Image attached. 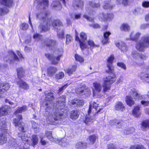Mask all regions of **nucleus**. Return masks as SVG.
<instances>
[{"mask_svg":"<svg viewBox=\"0 0 149 149\" xmlns=\"http://www.w3.org/2000/svg\"><path fill=\"white\" fill-rule=\"evenodd\" d=\"M53 27H55L58 26H63V24L62 22L59 19L54 20L52 22Z\"/></svg>","mask_w":149,"mask_h":149,"instance_id":"7c9ffc66","label":"nucleus"},{"mask_svg":"<svg viewBox=\"0 0 149 149\" xmlns=\"http://www.w3.org/2000/svg\"><path fill=\"white\" fill-rule=\"evenodd\" d=\"M117 65L124 70H126L127 68L125 64L122 62H118L117 63Z\"/></svg>","mask_w":149,"mask_h":149,"instance_id":"864d4df0","label":"nucleus"},{"mask_svg":"<svg viewBox=\"0 0 149 149\" xmlns=\"http://www.w3.org/2000/svg\"><path fill=\"white\" fill-rule=\"evenodd\" d=\"M81 40L84 41L87 40V36L86 34L84 32H81L79 34Z\"/></svg>","mask_w":149,"mask_h":149,"instance_id":"37998d69","label":"nucleus"},{"mask_svg":"<svg viewBox=\"0 0 149 149\" xmlns=\"http://www.w3.org/2000/svg\"><path fill=\"white\" fill-rule=\"evenodd\" d=\"M115 57L113 55H111L107 60V64H113Z\"/></svg>","mask_w":149,"mask_h":149,"instance_id":"49530a36","label":"nucleus"},{"mask_svg":"<svg viewBox=\"0 0 149 149\" xmlns=\"http://www.w3.org/2000/svg\"><path fill=\"white\" fill-rule=\"evenodd\" d=\"M10 87L8 83H1L0 84V93H3L8 90Z\"/></svg>","mask_w":149,"mask_h":149,"instance_id":"aec40b11","label":"nucleus"},{"mask_svg":"<svg viewBox=\"0 0 149 149\" xmlns=\"http://www.w3.org/2000/svg\"><path fill=\"white\" fill-rule=\"evenodd\" d=\"M45 100L47 101L51 102L54 100L55 98L54 93L49 92L45 95Z\"/></svg>","mask_w":149,"mask_h":149,"instance_id":"5701e85b","label":"nucleus"},{"mask_svg":"<svg viewBox=\"0 0 149 149\" xmlns=\"http://www.w3.org/2000/svg\"><path fill=\"white\" fill-rule=\"evenodd\" d=\"M108 69L105 72L108 74H112L113 76H108L103 78V91L105 93L109 91L111 88V85L114 83L116 80V77L114 72V67L113 64H107Z\"/></svg>","mask_w":149,"mask_h":149,"instance_id":"f257e3e1","label":"nucleus"},{"mask_svg":"<svg viewBox=\"0 0 149 149\" xmlns=\"http://www.w3.org/2000/svg\"><path fill=\"white\" fill-rule=\"evenodd\" d=\"M68 86V84H66L62 86L61 87L59 88L58 90V94L62 93L63 90L65 89Z\"/></svg>","mask_w":149,"mask_h":149,"instance_id":"6e6d98bb","label":"nucleus"},{"mask_svg":"<svg viewBox=\"0 0 149 149\" xmlns=\"http://www.w3.org/2000/svg\"><path fill=\"white\" fill-rule=\"evenodd\" d=\"M134 131L135 129L134 127H130L125 129L124 131V133L125 134H128L132 133Z\"/></svg>","mask_w":149,"mask_h":149,"instance_id":"de8ad7c7","label":"nucleus"},{"mask_svg":"<svg viewBox=\"0 0 149 149\" xmlns=\"http://www.w3.org/2000/svg\"><path fill=\"white\" fill-rule=\"evenodd\" d=\"M64 73L62 72H60L56 74L55 76L56 79L58 80L63 79L64 77Z\"/></svg>","mask_w":149,"mask_h":149,"instance_id":"c03bdc74","label":"nucleus"},{"mask_svg":"<svg viewBox=\"0 0 149 149\" xmlns=\"http://www.w3.org/2000/svg\"><path fill=\"white\" fill-rule=\"evenodd\" d=\"M63 51L60 53H58L57 54V56H55L54 54L49 53H45V55L47 59L51 61L52 64L56 65L58 63L61 58L63 56Z\"/></svg>","mask_w":149,"mask_h":149,"instance_id":"20e7f679","label":"nucleus"},{"mask_svg":"<svg viewBox=\"0 0 149 149\" xmlns=\"http://www.w3.org/2000/svg\"><path fill=\"white\" fill-rule=\"evenodd\" d=\"M103 7V8L105 9H111L113 6L111 4V1H104V4Z\"/></svg>","mask_w":149,"mask_h":149,"instance_id":"c9c22d12","label":"nucleus"},{"mask_svg":"<svg viewBox=\"0 0 149 149\" xmlns=\"http://www.w3.org/2000/svg\"><path fill=\"white\" fill-rule=\"evenodd\" d=\"M89 4L93 8H99L100 6V3H96L92 1H89Z\"/></svg>","mask_w":149,"mask_h":149,"instance_id":"a19ab883","label":"nucleus"},{"mask_svg":"<svg viewBox=\"0 0 149 149\" xmlns=\"http://www.w3.org/2000/svg\"><path fill=\"white\" fill-rule=\"evenodd\" d=\"M50 13L48 11H46L44 13H42L41 15L40 20L43 22L48 20L49 17Z\"/></svg>","mask_w":149,"mask_h":149,"instance_id":"c85d7f7f","label":"nucleus"},{"mask_svg":"<svg viewBox=\"0 0 149 149\" xmlns=\"http://www.w3.org/2000/svg\"><path fill=\"white\" fill-rule=\"evenodd\" d=\"M111 34V33L109 31H106L103 33V37L101 41V42L103 45H106L110 42V38L109 36Z\"/></svg>","mask_w":149,"mask_h":149,"instance_id":"6e6552de","label":"nucleus"},{"mask_svg":"<svg viewBox=\"0 0 149 149\" xmlns=\"http://www.w3.org/2000/svg\"><path fill=\"white\" fill-rule=\"evenodd\" d=\"M49 1L48 0H42L39 2L38 5L41 6H42L43 8H45L48 7L49 6Z\"/></svg>","mask_w":149,"mask_h":149,"instance_id":"4c0bfd02","label":"nucleus"},{"mask_svg":"<svg viewBox=\"0 0 149 149\" xmlns=\"http://www.w3.org/2000/svg\"><path fill=\"white\" fill-rule=\"evenodd\" d=\"M141 41L136 43V49L141 52H143L144 49L149 47V36L145 35L141 38Z\"/></svg>","mask_w":149,"mask_h":149,"instance_id":"7ed1b4c3","label":"nucleus"},{"mask_svg":"<svg viewBox=\"0 0 149 149\" xmlns=\"http://www.w3.org/2000/svg\"><path fill=\"white\" fill-rule=\"evenodd\" d=\"M93 119L91 118V117L88 116H86L85 117L83 121L86 124L89 125L91 123H93Z\"/></svg>","mask_w":149,"mask_h":149,"instance_id":"ea45409f","label":"nucleus"},{"mask_svg":"<svg viewBox=\"0 0 149 149\" xmlns=\"http://www.w3.org/2000/svg\"><path fill=\"white\" fill-rule=\"evenodd\" d=\"M130 93L132 95L135 100L139 99L140 97V95L135 88H133L131 89L130 91Z\"/></svg>","mask_w":149,"mask_h":149,"instance_id":"c756f323","label":"nucleus"},{"mask_svg":"<svg viewBox=\"0 0 149 149\" xmlns=\"http://www.w3.org/2000/svg\"><path fill=\"white\" fill-rule=\"evenodd\" d=\"M98 139V137L95 134H93L89 136L87 139L88 141V145H91L94 144L97 140Z\"/></svg>","mask_w":149,"mask_h":149,"instance_id":"ddd939ff","label":"nucleus"},{"mask_svg":"<svg viewBox=\"0 0 149 149\" xmlns=\"http://www.w3.org/2000/svg\"><path fill=\"white\" fill-rule=\"evenodd\" d=\"M141 127L143 130L145 131L147 128L149 129V119L143 120L141 123Z\"/></svg>","mask_w":149,"mask_h":149,"instance_id":"393cba45","label":"nucleus"},{"mask_svg":"<svg viewBox=\"0 0 149 149\" xmlns=\"http://www.w3.org/2000/svg\"><path fill=\"white\" fill-rule=\"evenodd\" d=\"M130 149H146V148L142 145L136 144L131 146Z\"/></svg>","mask_w":149,"mask_h":149,"instance_id":"58836bf2","label":"nucleus"},{"mask_svg":"<svg viewBox=\"0 0 149 149\" xmlns=\"http://www.w3.org/2000/svg\"><path fill=\"white\" fill-rule=\"evenodd\" d=\"M19 118L17 117L16 118H15L13 120V123L15 127H18L19 126Z\"/></svg>","mask_w":149,"mask_h":149,"instance_id":"69168bd1","label":"nucleus"},{"mask_svg":"<svg viewBox=\"0 0 149 149\" xmlns=\"http://www.w3.org/2000/svg\"><path fill=\"white\" fill-rule=\"evenodd\" d=\"M42 35L38 33L34 34L33 36V38L34 39H40L42 37Z\"/></svg>","mask_w":149,"mask_h":149,"instance_id":"774afa93","label":"nucleus"},{"mask_svg":"<svg viewBox=\"0 0 149 149\" xmlns=\"http://www.w3.org/2000/svg\"><path fill=\"white\" fill-rule=\"evenodd\" d=\"M120 28L121 31H127L130 30V26L127 24L125 23L122 24Z\"/></svg>","mask_w":149,"mask_h":149,"instance_id":"e433bc0d","label":"nucleus"},{"mask_svg":"<svg viewBox=\"0 0 149 149\" xmlns=\"http://www.w3.org/2000/svg\"><path fill=\"white\" fill-rule=\"evenodd\" d=\"M119 49L121 51L123 52L126 51L127 50V46L125 43H123L121 45Z\"/></svg>","mask_w":149,"mask_h":149,"instance_id":"052dcab7","label":"nucleus"},{"mask_svg":"<svg viewBox=\"0 0 149 149\" xmlns=\"http://www.w3.org/2000/svg\"><path fill=\"white\" fill-rule=\"evenodd\" d=\"M7 130L6 129L1 128L0 129V131L1 132L0 133V145H2L5 143L6 142L7 139L6 136L8 134H9L7 133Z\"/></svg>","mask_w":149,"mask_h":149,"instance_id":"423d86ee","label":"nucleus"},{"mask_svg":"<svg viewBox=\"0 0 149 149\" xmlns=\"http://www.w3.org/2000/svg\"><path fill=\"white\" fill-rule=\"evenodd\" d=\"M9 12L8 9L6 8H2L0 7V16H2L6 14Z\"/></svg>","mask_w":149,"mask_h":149,"instance_id":"3c124183","label":"nucleus"},{"mask_svg":"<svg viewBox=\"0 0 149 149\" xmlns=\"http://www.w3.org/2000/svg\"><path fill=\"white\" fill-rule=\"evenodd\" d=\"M38 29L40 30V33L46 32L49 29V25L47 22H46L45 25H43L41 23L39 25Z\"/></svg>","mask_w":149,"mask_h":149,"instance_id":"a211bd4d","label":"nucleus"},{"mask_svg":"<svg viewBox=\"0 0 149 149\" xmlns=\"http://www.w3.org/2000/svg\"><path fill=\"white\" fill-rule=\"evenodd\" d=\"M70 104L72 105H75L77 107H81L84 105V102L83 100L75 98L71 100Z\"/></svg>","mask_w":149,"mask_h":149,"instance_id":"2eb2a0df","label":"nucleus"},{"mask_svg":"<svg viewBox=\"0 0 149 149\" xmlns=\"http://www.w3.org/2000/svg\"><path fill=\"white\" fill-rule=\"evenodd\" d=\"M114 107L116 111H123L125 110L124 104L121 102H118L116 104Z\"/></svg>","mask_w":149,"mask_h":149,"instance_id":"6ab92c4d","label":"nucleus"},{"mask_svg":"<svg viewBox=\"0 0 149 149\" xmlns=\"http://www.w3.org/2000/svg\"><path fill=\"white\" fill-rule=\"evenodd\" d=\"M57 71V69L54 66H50L47 69V74L49 77H52L55 74Z\"/></svg>","mask_w":149,"mask_h":149,"instance_id":"f8f14e48","label":"nucleus"},{"mask_svg":"<svg viewBox=\"0 0 149 149\" xmlns=\"http://www.w3.org/2000/svg\"><path fill=\"white\" fill-rule=\"evenodd\" d=\"M84 5V2L82 0H73L72 1V6L74 8L82 9Z\"/></svg>","mask_w":149,"mask_h":149,"instance_id":"9b49d317","label":"nucleus"},{"mask_svg":"<svg viewBox=\"0 0 149 149\" xmlns=\"http://www.w3.org/2000/svg\"><path fill=\"white\" fill-rule=\"evenodd\" d=\"M44 136L47 138V139L50 141L52 139H53V137L52 136V132L50 131H47L45 132Z\"/></svg>","mask_w":149,"mask_h":149,"instance_id":"09e8293b","label":"nucleus"},{"mask_svg":"<svg viewBox=\"0 0 149 149\" xmlns=\"http://www.w3.org/2000/svg\"><path fill=\"white\" fill-rule=\"evenodd\" d=\"M140 34L139 33H136L135 34L134 36H130V39L134 41H137L138 40V39L139 38L140 36Z\"/></svg>","mask_w":149,"mask_h":149,"instance_id":"4d7b16f0","label":"nucleus"},{"mask_svg":"<svg viewBox=\"0 0 149 149\" xmlns=\"http://www.w3.org/2000/svg\"><path fill=\"white\" fill-rule=\"evenodd\" d=\"M139 77L144 82L149 84V74L141 72V73Z\"/></svg>","mask_w":149,"mask_h":149,"instance_id":"4be33fe9","label":"nucleus"},{"mask_svg":"<svg viewBox=\"0 0 149 149\" xmlns=\"http://www.w3.org/2000/svg\"><path fill=\"white\" fill-rule=\"evenodd\" d=\"M74 57L76 61L81 63L84 62V59L83 57L77 54H75Z\"/></svg>","mask_w":149,"mask_h":149,"instance_id":"79ce46f5","label":"nucleus"},{"mask_svg":"<svg viewBox=\"0 0 149 149\" xmlns=\"http://www.w3.org/2000/svg\"><path fill=\"white\" fill-rule=\"evenodd\" d=\"M25 72L23 69L22 68H19V77L20 78L24 77V75Z\"/></svg>","mask_w":149,"mask_h":149,"instance_id":"13d9d810","label":"nucleus"},{"mask_svg":"<svg viewBox=\"0 0 149 149\" xmlns=\"http://www.w3.org/2000/svg\"><path fill=\"white\" fill-rule=\"evenodd\" d=\"M87 43L88 45L90 46V49H93L95 47H98L99 46V45L95 44L93 40L90 39L87 40Z\"/></svg>","mask_w":149,"mask_h":149,"instance_id":"72a5a7b5","label":"nucleus"},{"mask_svg":"<svg viewBox=\"0 0 149 149\" xmlns=\"http://www.w3.org/2000/svg\"><path fill=\"white\" fill-rule=\"evenodd\" d=\"M79 115V111L77 110H73L70 111V116L73 120H75L78 118Z\"/></svg>","mask_w":149,"mask_h":149,"instance_id":"412c9836","label":"nucleus"},{"mask_svg":"<svg viewBox=\"0 0 149 149\" xmlns=\"http://www.w3.org/2000/svg\"><path fill=\"white\" fill-rule=\"evenodd\" d=\"M100 17L102 20L105 22L112 20L114 17V15L112 13H107L106 14L102 13L100 14Z\"/></svg>","mask_w":149,"mask_h":149,"instance_id":"0eeeda50","label":"nucleus"},{"mask_svg":"<svg viewBox=\"0 0 149 149\" xmlns=\"http://www.w3.org/2000/svg\"><path fill=\"white\" fill-rule=\"evenodd\" d=\"M11 108L8 106L5 105L0 108V117L7 115L11 112Z\"/></svg>","mask_w":149,"mask_h":149,"instance_id":"1a4fd4ad","label":"nucleus"},{"mask_svg":"<svg viewBox=\"0 0 149 149\" xmlns=\"http://www.w3.org/2000/svg\"><path fill=\"white\" fill-rule=\"evenodd\" d=\"M44 43L45 46L47 47H50L54 46L56 44V40L47 38L44 41Z\"/></svg>","mask_w":149,"mask_h":149,"instance_id":"dca6fc26","label":"nucleus"},{"mask_svg":"<svg viewBox=\"0 0 149 149\" xmlns=\"http://www.w3.org/2000/svg\"><path fill=\"white\" fill-rule=\"evenodd\" d=\"M72 38V37L69 34L66 35V43L67 44L71 42Z\"/></svg>","mask_w":149,"mask_h":149,"instance_id":"e2e57ef3","label":"nucleus"},{"mask_svg":"<svg viewBox=\"0 0 149 149\" xmlns=\"http://www.w3.org/2000/svg\"><path fill=\"white\" fill-rule=\"evenodd\" d=\"M22 117L21 115H19V131L22 132H25V131L24 130V127H25L24 123L20 122V121L22 120Z\"/></svg>","mask_w":149,"mask_h":149,"instance_id":"2f4dec72","label":"nucleus"},{"mask_svg":"<svg viewBox=\"0 0 149 149\" xmlns=\"http://www.w3.org/2000/svg\"><path fill=\"white\" fill-rule=\"evenodd\" d=\"M90 26L94 29H99L101 28L100 25L97 23H94L90 25Z\"/></svg>","mask_w":149,"mask_h":149,"instance_id":"680f3d73","label":"nucleus"},{"mask_svg":"<svg viewBox=\"0 0 149 149\" xmlns=\"http://www.w3.org/2000/svg\"><path fill=\"white\" fill-rule=\"evenodd\" d=\"M134 0H117L118 2L122 1V3L124 6H127L128 4L132 2Z\"/></svg>","mask_w":149,"mask_h":149,"instance_id":"a18cd8bd","label":"nucleus"},{"mask_svg":"<svg viewBox=\"0 0 149 149\" xmlns=\"http://www.w3.org/2000/svg\"><path fill=\"white\" fill-rule=\"evenodd\" d=\"M88 143L84 141L77 142L75 146L76 149H87L88 148Z\"/></svg>","mask_w":149,"mask_h":149,"instance_id":"4468645a","label":"nucleus"},{"mask_svg":"<svg viewBox=\"0 0 149 149\" xmlns=\"http://www.w3.org/2000/svg\"><path fill=\"white\" fill-rule=\"evenodd\" d=\"M93 85L95 90L97 92H100L101 91L102 86L100 83L95 82L93 83Z\"/></svg>","mask_w":149,"mask_h":149,"instance_id":"f704fd0d","label":"nucleus"},{"mask_svg":"<svg viewBox=\"0 0 149 149\" xmlns=\"http://www.w3.org/2000/svg\"><path fill=\"white\" fill-rule=\"evenodd\" d=\"M142 6L144 8H148L149 7V1H145L143 2Z\"/></svg>","mask_w":149,"mask_h":149,"instance_id":"0e129e2a","label":"nucleus"},{"mask_svg":"<svg viewBox=\"0 0 149 149\" xmlns=\"http://www.w3.org/2000/svg\"><path fill=\"white\" fill-rule=\"evenodd\" d=\"M77 68V65H72L71 67L68 68L65 72L68 74L69 76L73 74L75 72Z\"/></svg>","mask_w":149,"mask_h":149,"instance_id":"b1692460","label":"nucleus"},{"mask_svg":"<svg viewBox=\"0 0 149 149\" xmlns=\"http://www.w3.org/2000/svg\"><path fill=\"white\" fill-rule=\"evenodd\" d=\"M6 118L5 117L2 118L0 120V126L3 128L5 129L6 126Z\"/></svg>","mask_w":149,"mask_h":149,"instance_id":"8fccbe9b","label":"nucleus"},{"mask_svg":"<svg viewBox=\"0 0 149 149\" xmlns=\"http://www.w3.org/2000/svg\"><path fill=\"white\" fill-rule=\"evenodd\" d=\"M31 141L32 143L31 145L33 147L37 145L38 142V138L36 135H33L31 136Z\"/></svg>","mask_w":149,"mask_h":149,"instance_id":"473e14b6","label":"nucleus"},{"mask_svg":"<svg viewBox=\"0 0 149 149\" xmlns=\"http://www.w3.org/2000/svg\"><path fill=\"white\" fill-rule=\"evenodd\" d=\"M140 110V107L139 106H135L132 111V114L135 117L139 118L141 114Z\"/></svg>","mask_w":149,"mask_h":149,"instance_id":"f3484780","label":"nucleus"},{"mask_svg":"<svg viewBox=\"0 0 149 149\" xmlns=\"http://www.w3.org/2000/svg\"><path fill=\"white\" fill-rule=\"evenodd\" d=\"M29 24L26 23L24 22L21 24L20 25V28L23 30H26L29 28Z\"/></svg>","mask_w":149,"mask_h":149,"instance_id":"603ef678","label":"nucleus"},{"mask_svg":"<svg viewBox=\"0 0 149 149\" xmlns=\"http://www.w3.org/2000/svg\"><path fill=\"white\" fill-rule=\"evenodd\" d=\"M27 109V107L26 105H23L22 107H19V113H21L25 112Z\"/></svg>","mask_w":149,"mask_h":149,"instance_id":"bf43d9fd","label":"nucleus"},{"mask_svg":"<svg viewBox=\"0 0 149 149\" xmlns=\"http://www.w3.org/2000/svg\"><path fill=\"white\" fill-rule=\"evenodd\" d=\"M19 87L26 90L29 89V85L26 82L22 80H20L19 81Z\"/></svg>","mask_w":149,"mask_h":149,"instance_id":"cd10ccee","label":"nucleus"},{"mask_svg":"<svg viewBox=\"0 0 149 149\" xmlns=\"http://www.w3.org/2000/svg\"><path fill=\"white\" fill-rule=\"evenodd\" d=\"M60 100L56 102V105L58 109L61 110L63 109L64 110L61 112H56L54 113V119L55 121L61 120L64 116L67 115V113L65 112V110L64 108L66 105V97L65 95H62L59 97Z\"/></svg>","mask_w":149,"mask_h":149,"instance_id":"f03ea898","label":"nucleus"},{"mask_svg":"<svg viewBox=\"0 0 149 149\" xmlns=\"http://www.w3.org/2000/svg\"><path fill=\"white\" fill-rule=\"evenodd\" d=\"M9 56L8 58L7 57L4 58V60L10 63H13L17 61L18 58L16 55L12 51H9L8 52Z\"/></svg>","mask_w":149,"mask_h":149,"instance_id":"39448f33","label":"nucleus"},{"mask_svg":"<svg viewBox=\"0 0 149 149\" xmlns=\"http://www.w3.org/2000/svg\"><path fill=\"white\" fill-rule=\"evenodd\" d=\"M75 40L79 42L80 47L82 50L88 48L87 45L83 41L81 40L78 36V33L76 30H75Z\"/></svg>","mask_w":149,"mask_h":149,"instance_id":"9d476101","label":"nucleus"},{"mask_svg":"<svg viewBox=\"0 0 149 149\" xmlns=\"http://www.w3.org/2000/svg\"><path fill=\"white\" fill-rule=\"evenodd\" d=\"M141 103L144 107L149 106V101L142 100L141 101Z\"/></svg>","mask_w":149,"mask_h":149,"instance_id":"338daca9","label":"nucleus"},{"mask_svg":"<svg viewBox=\"0 0 149 149\" xmlns=\"http://www.w3.org/2000/svg\"><path fill=\"white\" fill-rule=\"evenodd\" d=\"M12 0H0V3L8 7H11L12 6Z\"/></svg>","mask_w":149,"mask_h":149,"instance_id":"bb28decb","label":"nucleus"},{"mask_svg":"<svg viewBox=\"0 0 149 149\" xmlns=\"http://www.w3.org/2000/svg\"><path fill=\"white\" fill-rule=\"evenodd\" d=\"M113 124L116 126H117L118 125L120 124V126L117 127L118 128H120L121 126V122L122 121V120H119L117 119H115L113 120Z\"/></svg>","mask_w":149,"mask_h":149,"instance_id":"5fc2aeb1","label":"nucleus"},{"mask_svg":"<svg viewBox=\"0 0 149 149\" xmlns=\"http://www.w3.org/2000/svg\"><path fill=\"white\" fill-rule=\"evenodd\" d=\"M125 101L127 104L130 107L134 104V102L131 96L127 95L126 96Z\"/></svg>","mask_w":149,"mask_h":149,"instance_id":"a878e982","label":"nucleus"}]
</instances>
